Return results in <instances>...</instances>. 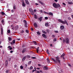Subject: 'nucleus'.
<instances>
[{
    "label": "nucleus",
    "instance_id": "69168bd1",
    "mask_svg": "<svg viewBox=\"0 0 73 73\" xmlns=\"http://www.w3.org/2000/svg\"><path fill=\"white\" fill-rule=\"evenodd\" d=\"M11 48V46H9L8 47H7V48Z\"/></svg>",
    "mask_w": 73,
    "mask_h": 73
},
{
    "label": "nucleus",
    "instance_id": "4be33fe9",
    "mask_svg": "<svg viewBox=\"0 0 73 73\" xmlns=\"http://www.w3.org/2000/svg\"><path fill=\"white\" fill-rule=\"evenodd\" d=\"M1 14L2 15H5V13H4L3 12H1Z\"/></svg>",
    "mask_w": 73,
    "mask_h": 73
},
{
    "label": "nucleus",
    "instance_id": "774afa93",
    "mask_svg": "<svg viewBox=\"0 0 73 73\" xmlns=\"http://www.w3.org/2000/svg\"><path fill=\"white\" fill-rule=\"evenodd\" d=\"M47 62H48V63H50V60H48V61H47Z\"/></svg>",
    "mask_w": 73,
    "mask_h": 73
},
{
    "label": "nucleus",
    "instance_id": "052dcab7",
    "mask_svg": "<svg viewBox=\"0 0 73 73\" xmlns=\"http://www.w3.org/2000/svg\"><path fill=\"white\" fill-rule=\"evenodd\" d=\"M26 22H27V21H26V20H24L23 21V22L24 23H25Z\"/></svg>",
    "mask_w": 73,
    "mask_h": 73
},
{
    "label": "nucleus",
    "instance_id": "c756f323",
    "mask_svg": "<svg viewBox=\"0 0 73 73\" xmlns=\"http://www.w3.org/2000/svg\"><path fill=\"white\" fill-rule=\"evenodd\" d=\"M4 20H2L1 21V22L3 24H4Z\"/></svg>",
    "mask_w": 73,
    "mask_h": 73
},
{
    "label": "nucleus",
    "instance_id": "680f3d73",
    "mask_svg": "<svg viewBox=\"0 0 73 73\" xmlns=\"http://www.w3.org/2000/svg\"><path fill=\"white\" fill-rule=\"evenodd\" d=\"M63 5H66V4L65 3H63Z\"/></svg>",
    "mask_w": 73,
    "mask_h": 73
},
{
    "label": "nucleus",
    "instance_id": "4468645a",
    "mask_svg": "<svg viewBox=\"0 0 73 73\" xmlns=\"http://www.w3.org/2000/svg\"><path fill=\"white\" fill-rule=\"evenodd\" d=\"M1 34L3 35V27L1 28Z\"/></svg>",
    "mask_w": 73,
    "mask_h": 73
},
{
    "label": "nucleus",
    "instance_id": "49530a36",
    "mask_svg": "<svg viewBox=\"0 0 73 73\" xmlns=\"http://www.w3.org/2000/svg\"><path fill=\"white\" fill-rule=\"evenodd\" d=\"M11 58H9V60H8V61H11Z\"/></svg>",
    "mask_w": 73,
    "mask_h": 73
},
{
    "label": "nucleus",
    "instance_id": "a878e982",
    "mask_svg": "<svg viewBox=\"0 0 73 73\" xmlns=\"http://www.w3.org/2000/svg\"><path fill=\"white\" fill-rule=\"evenodd\" d=\"M26 2V4H27V5H29V2L28 1H27Z\"/></svg>",
    "mask_w": 73,
    "mask_h": 73
},
{
    "label": "nucleus",
    "instance_id": "0eeeda50",
    "mask_svg": "<svg viewBox=\"0 0 73 73\" xmlns=\"http://www.w3.org/2000/svg\"><path fill=\"white\" fill-rule=\"evenodd\" d=\"M34 27H35V28H37V27H38V26H37V24L36 23H35L34 24Z\"/></svg>",
    "mask_w": 73,
    "mask_h": 73
},
{
    "label": "nucleus",
    "instance_id": "e2e57ef3",
    "mask_svg": "<svg viewBox=\"0 0 73 73\" xmlns=\"http://www.w3.org/2000/svg\"><path fill=\"white\" fill-rule=\"evenodd\" d=\"M35 70H32V72L33 73L35 72Z\"/></svg>",
    "mask_w": 73,
    "mask_h": 73
},
{
    "label": "nucleus",
    "instance_id": "f8f14e48",
    "mask_svg": "<svg viewBox=\"0 0 73 73\" xmlns=\"http://www.w3.org/2000/svg\"><path fill=\"white\" fill-rule=\"evenodd\" d=\"M26 57H27L25 56L23 58L22 60V61L23 62H24V60H25V58H26Z\"/></svg>",
    "mask_w": 73,
    "mask_h": 73
},
{
    "label": "nucleus",
    "instance_id": "79ce46f5",
    "mask_svg": "<svg viewBox=\"0 0 73 73\" xmlns=\"http://www.w3.org/2000/svg\"><path fill=\"white\" fill-rule=\"evenodd\" d=\"M20 68H21V69H23V66H20Z\"/></svg>",
    "mask_w": 73,
    "mask_h": 73
},
{
    "label": "nucleus",
    "instance_id": "a211bd4d",
    "mask_svg": "<svg viewBox=\"0 0 73 73\" xmlns=\"http://www.w3.org/2000/svg\"><path fill=\"white\" fill-rule=\"evenodd\" d=\"M29 11L30 12H32V11H33V10L31 8H30L29 9Z\"/></svg>",
    "mask_w": 73,
    "mask_h": 73
},
{
    "label": "nucleus",
    "instance_id": "ddd939ff",
    "mask_svg": "<svg viewBox=\"0 0 73 73\" xmlns=\"http://www.w3.org/2000/svg\"><path fill=\"white\" fill-rule=\"evenodd\" d=\"M60 28L61 30H63L64 29V27L63 26H60Z\"/></svg>",
    "mask_w": 73,
    "mask_h": 73
},
{
    "label": "nucleus",
    "instance_id": "f704fd0d",
    "mask_svg": "<svg viewBox=\"0 0 73 73\" xmlns=\"http://www.w3.org/2000/svg\"><path fill=\"white\" fill-rule=\"evenodd\" d=\"M34 44H35V45H37V43L35 41H34Z\"/></svg>",
    "mask_w": 73,
    "mask_h": 73
},
{
    "label": "nucleus",
    "instance_id": "c85d7f7f",
    "mask_svg": "<svg viewBox=\"0 0 73 73\" xmlns=\"http://www.w3.org/2000/svg\"><path fill=\"white\" fill-rule=\"evenodd\" d=\"M45 25L46 27H48V23H46L45 24Z\"/></svg>",
    "mask_w": 73,
    "mask_h": 73
},
{
    "label": "nucleus",
    "instance_id": "6e6552de",
    "mask_svg": "<svg viewBox=\"0 0 73 73\" xmlns=\"http://www.w3.org/2000/svg\"><path fill=\"white\" fill-rule=\"evenodd\" d=\"M42 17H40L38 19V20H39V21H42Z\"/></svg>",
    "mask_w": 73,
    "mask_h": 73
},
{
    "label": "nucleus",
    "instance_id": "c03bdc74",
    "mask_svg": "<svg viewBox=\"0 0 73 73\" xmlns=\"http://www.w3.org/2000/svg\"><path fill=\"white\" fill-rule=\"evenodd\" d=\"M54 33H58V31H55L54 32Z\"/></svg>",
    "mask_w": 73,
    "mask_h": 73
},
{
    "label": "nucleus",
    "instance_id": "39448f33",
    "mask_svg": "<svg viewBox=\"0 0 73 73\" xmlns=\"http://www.w3.org/2000/svg\"><path fill=\"white\" fill-rule=\"evenodd\" d=\"M47 14L49 15V16H53V14L51 12L47 13Z\"/></svg>",
    "mask_w": 73,
    "mask_h": 73
},
{
    "label": "nucleus",
    "instance_id": "72a5a7b5",
    "mask_svg": "<svg viewBox=\"0 0 73 73\" xmlns=\"http://www.w3.org/2000/svg\"><path fill=\"white\" fill-rule=\"evenodd\" d=\"M25 32L27 33H29V31L27 30H26Z\"/></svg>",
    "mask_w": 73,
    "mask_h": 73
},
{
    "label": "nucleus",
    "instance_id": "f3484780",
    "mask_svg": "<svg viewBox=\"0 0 73 73\" xmlns=\"http://www.w3.org/2000/svg\"><path fill=\"white\" fill-rule=\"evenodd\" d=\"M42 36L43 37H44V38H46V35H45L44 34H43L42 35Z\"/></svg>",
    "mask_w": 73,
    "mask_h": 73
},
{
    "label": "nucleus",
    "instance_id": "bb28decb",
    "mask_svg": "<svg viewBox=\"0 0 73 73\" xmlns=\"http://www.w3.org/2000/svg\"><path fill=\"white\" fill-rule=\"evenodd\" d=\"M65 56V54H63L60 57H62H62H63Z\"/></svg>",
    "mask_w": 73,
    "mask_h": 73
},
{
    "label": "nucleus",
    "instance_id": "0e129e2a",
    "mask_svg": "<svg viewBox=\"0 0 73 73\" xmlns=\"http://www.w3.org/2000/svg\"><path fill=\"white\" fill-rule=\"evenodd\" d=\"M25 24L26 25H27V22H25Z\"/></svg>",
    "mask_w": 73,
    "mask_h": 73
},
{
    "label": "nucleus",
    "instance_id": "1a4fd4ad",
    "mask_svg": "<svg viewBox=\"0 0 73 73\" xmlns=\"http://www.w3.org/2000/svg\"><path fill=\"white\" fill-rule=\"evenodd\" d=\"M66 43H69V39L68 38H67L66 39Z\"/></svg>",
    "mask_w": 73,
    "mask_h": 73
},
{
    "label": "nucleus",
    "instance_id": "7ed1b4c3",
    "mask_svg": "<svg viewBox=\"0 0 73 73\" xmlns=\"http://www.w3.org/2000/svg\"><path fill=\"white\" fill-rule=\"evenodd\" d=\"M27 51H28V50H27V48H24L22 52V53H24V52H27Z\"/></svg>",
    "mask_w": 73,
    "mask_h": 73
},
{
    "label": "nucleus",
    "instance_id": "9b49d317",
    "mask_svg": "<svg viewBox=\"0 0 73 73\" xmlns=\"http://www.w3.org/2000/svg\"><path fill=\"white\" fill-rule=\"evenodd\" d=\"M22 5L23 7H25L26 5L25 4V3H24V2H23V3H22Z\"/></svg>",
    "mask_w": 73,
    "mask_h": 73
},
{
    "label": "nucleus",
    "instance_id": "473e14b6",
    "mask_svg": "<svg viewBox=\"0 0 73 73\" xmlns=\"http://www.w3.org/2000/svg\"><path fill=\"white\" fill-rule=\"evenodd\" d=\"M9 72V70H7L5 71L6 73H8Z\"/></svg>",
    "mask_w": 73,
    "mask_h": 73
},
{
    "label": "nucleus",
    "instance_id": "5fc2aeb1",
    "mask_svg": "<svg viewBox=\"0 0 73 73\" xmlns=\"http://www.w3.org/2000/svg\"><path fill=\"white\" fill-rule=\"evenodd\" d=\"M40 12H41V13H43V12L42 11V10H40Z\"/></svg>",
    "mask_w": 73,
    "mask_h": 73
},
{
    "label": "nucleus",
    "instance_id": "5701e85b",
    "mask_svg": "<svg viewBox=\"0 0 73 73\" xmlns=\"http://www.w3.org/2000/svg\"><path fill=\"white\" fill-rule=\"evenodd\" d=\"M31 15H33H33H34V13L33 12V11H31Z\"/></svg>",
    "mask_w": 73,
    "mask_h": 73
},
{
    "label": "nucleus",
    "instance_id": "6e6d98bb",
    "mask_svg": "<svg viewBox=\"0 0 73 73\" xmlns=\"http://www.w3.org/2000/svg\"><path fill=\"white\" fill-rule=\"evenodd\" d=\"M52 37H55V36L54 35H52Z\"/></svg>",
    "mask_w": 73,
    "mask_h": 73
},
{
    "label": "nucleus",
    "instance_id": "20e7f679",
    "mask_svg": "<svg viewBox=\"0 0 73 73\" xmlns=\"http://www.w3.org/2000/svg\"><path fill=\"white\" fill-rule=\"evenodd\" d=\"M56 61H58V62L60 64V60L59 59V57L58 56H57L56 57Z\"/></svg>",
    "mask_w": 73,
    "mask_h": 73
},
{
    "label": "nucleus",
    "instance_id": "dca6fc26",
    "mask_svg": "<svg viewBox=\"0 0 73 73\" xmlns=\"http://www.w3.org/2000/svg\"><path fill=\"white\" fill-rule=\"evenodd\" d=\"M38 2H39V3H40V4H41V5H43V4H44V3H43L42 2L40 1H39Z\"/></svg>",
    "mask_w": 73,
    "mask_h": 73
},
{
    "label": "nucleus",
    "instance_id": "bf43d9fd",
    "mask_svg": "<svg viewBox=\"0 0 73 73\" xmlns=\"http://www.w3.org/2000/svg\"><path fill=\"white\" fill-rule=\"evenodd\" d=\"M38 65L39 66H41V64H38Z\"/></svg>",
    "mask_w": 73,
    "mask_h": 73
},
{
    "label": "nucleus",
    "instance_id": "9d476101",
    "mask_svg": "<svg viewBox=\"0 0 73 73\" xmlns=\"http://www.w3.org/2000/svg\"><path fill=\"white\" fill-rule=\"evenodd\" d=\"M51 60L54 61V62H57V61L53 58H51Z\"/></svg>",
    "mask_w": 73,
    "mask_h": 73
},
{
    "label": "nucleus",
    "instance_id": "de8ad7c7",
    "mask_svg": "<svg viewBox=\"0 0 73 73\" xmlns=\"http://www.w3.org/2000/svg\"><path fill=\"white\" fill-rule=\"evenodd\" d=\"M17 66V65H15L14 66V68H16Z\"/></svg>",
    "mask_w": 73,
    "mask_h": 73
},
{
    "label": "nucleus",
    "instance_id": "f257e3e1",
    "mask_svg": "<svg viewBox=\"0 0 73 73\" xmlns=\"http://www.w3.org/2000/svg\"><path fill=\"white\" fill-rule=\"evenodd\" d=\"M58 22H59V23H62V24H66L67 25H68V23L67 21L66 20L64 21H62L61 20L59 19H58Z\"/></svg>",
    "mask_w": 73,
    "mask_h": 73
},
{
    "label": "nucleus",
    "instance_id": "338daca9",
    "mask_svg": "<svg viewBox=\"0 0 73 73\" xmlns=\"http://www.w3.org/2000/svg\"><path fill=\"white\" fill-rule=\"evenodd\" d=\"M9 49H10V50H12V47H10V48H9Z\"/></svg>",
    "mask_w": 73,
    "mask_h": 73
},
{
    "label": "nucleus",
    "instance_id": "c9c22d12",
    "mask_svg": "<svg viewBox=\"0 0 73 73\" xmlns=\"http://www.w3.org/2000/svg\"><path fill=\"white\" fill-rule=\"evenodd\" d=\"M31 58V56L29 55H28L27 58Z\"/></svg>",
    "mask_w": 73,
    "mask_h": 73
},
{
    "label": "nucleus",
    "instance_id": "13d9d810",
    "mask_svg": "<svg viewBox=\"0 0 73 73\" xmlns=\"http://www.w3.org/2000/svg\"><path fill=\"white\" fill-rule=\"evenodd\" d=\"M34 12L35 13L36 12V9H34Z\"/></svg>",
    "mask_w": 73,
    "mask_h": 73
},
{
    "label": "nucleus",
    "instance_id": "8fccbe9b",
    "mask_svg": "<svg viewBox=\"0 0 73 73\" xmlns=\"http://www.w3.org/2000/svg\"><path fill=\"white\" fill-rule=\"evenodd\" d=\"M36 73H40V72H39V71H36Z\"/></svg>",
    "mask_w": 73,
    "mask_h": 73
},
{
    "label": "nucleus",
    "instance_id": "58836bf2",
    "mask_svg": "<svg viewBox=\"0 0 73 73\" xmlns=\"http://www.w3.org/2000/svg\"><path fill=\"white\" fill-rule=\"evenodd\" d=\"M68 66H69L70 67H72V65H70V64H68Z\"/></svg>",
    "mask_w": 73,
    "mask_h": 73
},
{
    "label": "nucleus",
    "instance_id": "423d86ee",
    "mask_svg": "<svg viewBox=\"0 0 73 73\" xmlns=\"http://www.w3.org/2000/svg\"><path fill=\"white\" fill-rule=\"evenodd\" d=\"M43 69L44 70H48V68L46 66H44V67H43Z\"/></svg>",
    "mask_w": 73,
    "mask_h": 73
},
{
    "label": "nucleus",
    "instance_id": "393cba45",
    "mask_svg": "<svg viewBox=\"0 0 73 73\" xmlns=\"http://www.w3.org/2000/svg\"><path fill=\"white\" fill-rule=\"evenodd\" d=\"M16 29V30H17L18 29H19V26H17L15 27V29Z\"/></svg>",
    "mask_w": 73,
    "mask_h": 73
},
{
    "label": "nucleus",
    "instance_id": "aec40b11",
    "mask_svg": "<svg viewBox=\"0 0 73 73\" xmlns=\"http://www.w3.org/2000/svg\"><path fill=\"white\" fill-rule=\"evenodd\" d=\"M38 49H39V47H38L36 49V52L37 53H38Z\"/></svg>",
    "mask_w": 73,
    "mask_h": 73
},
{
    "label": "nucleus",
    "instance_id": "37998d69",
    "mask_svg": "<svg viewBox=\"0 0 73 73\" xmlns=\"http://www.w3.org/2000/svg\"><path fill=\"white\" fill-rule=\"evenodd\" d=\"M37 34H38V35H40V32H37Z\"/></svg>",
    "mask_w": 73,
    "mask_h": 73
},
{
    "label": "nucleus",
    "instance_id": "3c124183",
    "mask_svg": "<svg viewBox=\"0 0 73 73\" xmlns=\"http://www.w3.org/2000/svg\"><path fill=\"white\" fill-rule=\"evenodd\" d=\"M30 69H33V67L32 66H31Z\"/></svg>",
    "mask_w": 73,
    "mask_h": 73
},
{
    "label": "nucleus",
    "instance_id": "ea45409f",
    "mask_svg": "<svg viewBox=\"0 0 73 73\" xmlns=\"http://www.w3.org/2000/svg\"><path fill=\"white\" fill-rule=\"evenodd\" d=\"M57 41V39L56 38H54V39L53 41Z\"/></svg>",
    "mask_w": 73,
    "mask_h": 73
},
{
    "label": "nucleus",
    "instance_id": "2f4dec72",
    "mask_svg": "<svg viewBox=\"0 0 73 73\" xmlns=\"http://www.w3.org/2000/svg\"><path fill=\"white\" fill-rule=\"evenodd\" d=\"M13 44H15V40H13L12 41Z\"/></svg>",
    "mask_w": 73,
    "mask_h": 73
},
{
    "label": "nucleus",
    "instance_id": "864d4df0",
    "mask_svg": "<svg viewBox=\"0 0 73 73\" xmlns=\"http://www.w3.org/2000/svg\"><path fill=\"white\" fill-rule=\"evenodd\" d=\"M72 3H72V2H68V4H72Z\"/></svg>",
    "mask_w": 73,
    "mask_h": 73
},
{
    "label": "nucleus",
    "instance_id": "e433bc0d",
    "mask_svg": "<svg viewBox=\"0 0 73 73\" xmlns=\"http://www.w3.org/2000/svg\"><path fill=\"white\" fill-rule=\"evenodd\" d=\"M13 9H16V6H14L13 7Z\"/></svg>",
    "mask_w": 73,
    "mask_h": 73
},
{
    "label": "nucleus",
    "instance_id": "a18cd8bd",
    "mask_svg": "<svg viewBox=\"0 0 73 73\" xmlns=\"http://www.w3.org/2000/svg\"><path fill=\"white\" fill-rule=\"evenodd\" d=\"M45 19L46 20H48V18L47 17H45Z\"/></svg>",
    "mask_w": 73,
    "mask_h": 73
},
{
    "label": "nucleus",
    "instance_id": "cd10ccee",
    "mask_svg": "<svg viewBox=\"0 0 73 73\" xmlns=\"http://www.w3.org/2000/svg\"><path fill=\"white\" fill-rule=\"evenodd\" d=\"M66 42V39H63V43H64V42Z\"/></svg>",
    "mask_w": 73,
    "mask_h": 73
},
{
    "label": "nucleus",
    "instance_id": "603ef678",
    "mask_svg": "<svg viewBox=\"0 0 73 73\" xmlns=\"http://www.w3.org/2000/svg\"><path fill=\"white\" fill-rule=\"evenodd\" d=\"M31 31H33V28H31Z\"/></svg>",
    "mask_w": 73,
    "mask_h": 73
},
{
    "label": "nucleus",
    "instance_id": "412c9836",
    "mask_svg": "<svg viewBox=\"0 0 73 73\" xmlns=\"http://www.w3.org/2000/svg\"><path fill=\"white\" fill-rule=\"evenodd\" d=\"M42 32L44 33V34H46V32L44 31V30L42 31Z\"/></svg>",
    "mask_w": 73,
    "mask_h": 73
},
{
    "label": "nucleus",
    "instance_id": "4c0bfd02",
    "mask_svg": "<svg viewBox=\"0 0 73 73\" xmlns=\"http://www.w3.org/2000/svg\"><path fill=\"white\" fill-rule=\"evenodd\" d=\"M10 32H11V31H10V30H8L7 33H10Z\"/></svg>",
    "mask_w": 73,
    "mask_h": 73
},
{
    "label": "nucleus",
    "instance_id": "4d7b16f0",
    "mask_svg": "<svg viewBox=\"0 0 73 73\" xmlns=\"http://www.w3.org/2000/svg\"><path fill=\"white\" fill-rule=\"evenodd\" d=\"M21 33H24V31L22 30V31H21Z\"/></svg>",
    "mask_w": 73,
    "mask_h": 73
},
{
    "label": "nucleus",
    "instance_id": "2eb2a0df",
    "mask_svg": "<svg viewBox=\"0 0 73 73\" xmlns=\"http://www.w3.org/2000/svg\"><path fill=\"white\" fill-rule=\"evenodd\" d=\"M34 18L35 19H37V15L36 14L34 15Z\"/></svg>",
    "mask_w": 73,
    "mask_h": 73
},
{
    "label": "nucleus",
    "instance_id": "09e8293b",
    "mask_svg": "<svg viewBox=\"0 0 73 73\" xmlns=\"http://www.w3.org/2000/svg\"><path fill=\"white\" fill-rule=\"evenodd\" d=\"M68 20H71V18H70V17H69L68 18Z\"/></svg>",
    "mask_w": 73,
    "mask_h": 73
},
{
    "label": "nucleus",
    "instance_id": "b1692460",
    "mask_svg": "<svg viewBox=\"0 0 73 73\" xmlns=\"http://www.w3.org/2000/svg\"><path fill=\"white\" fill-rule=\"evenodd\" d=\"M8 38L9 39V41H11V40H12V38H11L10 37H9Z\"/></svg>",
    "mask_w": 73,
    "mask_h": 73
},
{
    "label": "nucleus",
    "instance_id": "6ab92c4d",
    "mask_svg": "<svg viewBox=\"0 0 73 73\" xmlns=\"http://www.w3.org/2000/svg\"><path fill=\"white\" fill-rule=\"evenodd\" d=\"M8 62H5V67L6 68H7V66L8 65Z\"/></svg>",
    "mask_w": 73,
    "mask_h": 73
},
{
    "label": "nucleus",
    "instance_id": "a19ab883",
    "mask_svg": "<svg viewBox=\"0 0 73 73\" xmlns=\"http://www.w3.org/2000/svg\"><path fill=\"white\" fill-rule=\"evenodd\" d=\"M31 58L32 59H36V57H32Z\"/></svg>",
    "mask_w": 73,
    "mask_h": 73
},
{
    "label": "nucleus",
    "instance_id": "f03ea898",
    "mask_svg": "<svg viewBox=\"0 0 73 73\" xmlns=\"http://www.w3.org/2000/svg\"><path fill=\"white\" fill-rule=\"evenodd\" d=\"M53 6L55 8H58V7H60L61 6L58 3L57 5L55 3H54L53 4Z\"/></svg>",
    "mask_w": 73,
    "mask_h": 73
},
{
    "label": "nucleus",
    "instance_id": "7c9ffc66",
    "mask_svg": "<svg viewBox=\"0 0 73 73\" xmlns=\"http://www.w3.org/2000/svg\"><path fill=\"white\" fill-rule=\"evenodd\" d=\"M46 51L47 54H49L50 53L49 52V50H47Z\"/></svg>",
    "mask_w": 73,
    "mask_h": 73
}]
</instances>
